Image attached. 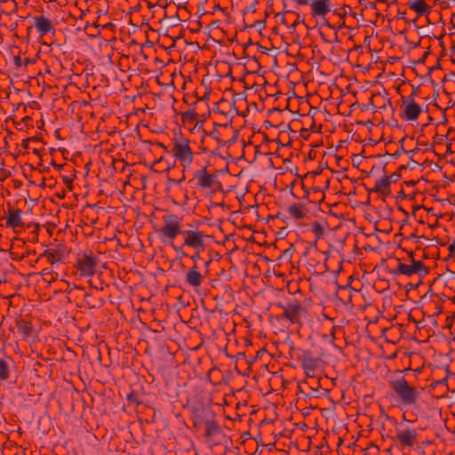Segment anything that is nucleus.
<instances>
[{
	"mask_svg": "<svg viewBox=\"0 0 455 455\" xmlns=\"http://www.w3.org/2000/svg\"><path fill=\"white\" fill-rule=\"evenodd\" d=\"M390 386L403 405L411 406L418 403L420 396L419 389L410 385L403 377L392 379Z\"/></svg>",
	"mask_w": 455,
	"mask_h": 455,
	"instance_id": "1",
	"label": "nucleus"
},
{
	"mask_svg": "<svg viewBox=\"0 0 455 455\" xmlns=\"http://www.w3.org/2000/svg\"><path fill=\"white\" fill-rule=\"evenodd\" d=\"M164 225L157 232L161 241L166 244L173 246V240L178 235H182L181 218L174 214L164 216Z\"/></svg>",
	"mask_w": 455,
	"mask_h": 455,
	"instance_id": "2",
	"label": "nucleus"
},
{
	"mask_svg": "<svg viewBox=\"0 0 455 455\" xmlns=\"http://www.w3.org/2000/svg\"><path fill=\"white\" fill-rule=\"evenodd\" d=\"M173 156L183 167L184 171L190 169L194 154L189 146V140L183 138L176 139L172 148Z\"/></svg>",
	"mask_w": 455,
	"mask_h": 455,
	"instance_id": "3",
	"label": "nucleus"
},
{
	"mask_svg": "<svg viewBox=\"0 0 455 455\" xmlns=\"http://www.w3.org/2000/svg\"><path fill=\"white\" fill-rule=\"evenodd\" d=\"M395 275L411 276L416 274H425V267L421 261L411 259V263L398 262L397 268L394 271Z\"/></svg>",
	"mask_w": 455,
	"mask_h": 455,
	"instance_id": "4",
	"label": "nucleus"
},
{
	"mask_svg": "<svg viewBox=\"0 0 455 455\" xmlns=\"http://www.w3.org/2000/svg\"><path fill=\"white\" fill-rule=\"evenodd\" d=\"M184 245L193 248L195 251H203L204 249V233L199 230H184Z\"/></svg>",
	"mask_w": 455,
	"mask_h": 455,
	"instance_id": "5",
	"label": "nucleus"
},
{
	"mask_svg": "<svg viewBox=\"0 0 455 455\" xmlns=\"http://www.w3.org/2000/svg\"><path fill=\"white\" fill-rule=\"evenodd\" d=\"M77 267L82 276L91 277L95 273L96 259L94 257L84 254L78 258Z\"/></svg>",
	"mask_w": 455,
	"mask_h": 455,
	"instance_id": "6",
	"label": "nucleus"
},
{
	"mask_svg": "<svg viewBox=\"0 0 455 455\" xmlns=\"http://www.w3.org/2000/svg\"><path fill=\"white\" fill-rule=\"evenodd\" d=\"M195 179L197 185L204 189H212L216 181V177L212 174H209L206 172L205 167L197 171L195 173Z\"/></svg>",
	"mask_w": 455,
	"mask_h": 455,
	"instance_id": "7",
	"label": "nucleus"
},
{
	"mask_svg": "<svg viewBox=\"0 0 455 455\" xmlns=\"http://www.w3.org/2000/svg\"><path fill=\"white\" fill-rule=\"evenodd\" d=\"M403 118L408 121H415L421 113V107L412 100H406L403 103Z\"/></svg>",
	"mask_w": 455,
	"mask_h": 455,
	"instance_id": "8",
	"label": "nucleus"
},
{
	"mask_svg": "<svg viewBox=\"0 0 455 455\" xmlns=\"http://www.w3.org/2000/svg\"><path fill=\"white\" fill-rule=\"evenodd\" d=\"M34 27L36 28L40 36H44L48 33H55V28L48 18L44 16H36L34 17Z\"/></svg>",
	"mask_w": 455,
	"mask_h": 455,
	"instance_id": "9",
	"label": "nucleus"
},
{
	"mask_svg": "<svg viewBox=\"0 0 455 455\" xmlns=\"http://www.w3.org/2000/svg\"><path fill=\"white\" fill-rule=\"evenodd\" d=\"M397 438L405 446H412L417 438V432L411 427H400L397 429Z\"/></svg>",
	"mask_w": 455,
	"mask_h": 455,
	"instance_id": "10",
	"label": "nucleus"
},
{
	"mask_svg": "<svg viewBox=\"0 0 455 455\" xmlns=\"http://www.w3.org/2000/svg\"><path fill=\"white\" fill-rule=\"evenodd\" d=\"M310 7L313 16L323 17L331 12V4L330 0H312Z\"/></svg>",
	"mask_w": 455,
	"mask_h": 455,
	"instance_id": "11",
	"label": "nucleus"
},
{
	"mask_svg": "<svg viewBox=\"0 0 455 455\" xmlns=\"http://www.w3.org/2000/svg\"><path fill=\"white\" fill-rule=\"evenodd\" d=\"M5 225L14 230L18 228H22L24 226L22 212L20 209L10 210L6 217Z\"/></svg>",
	"mask_w": 455,
	"mask_h": 455,
	"instance_id": "12",
	"label": "nucleus"
},
{
	"mask_svg": "<svg viewBox=\"0 0 455 455\" xmlns=\"http://www.w3.org/2000/svg\"><path fill=\"white\" fill-rule=\"evenodd\" d=\"M204 276L198 271L196 266H194L192 268H190L185 275L186 283L194 288L199 287L202 284Z\"/></svg>",
	"mask_w": 455,
	"mask_h": 455,
	"instance_id": "13",
	"label": "nucleus"
},
{
	"mask_svg": "<svg viewBox=\"0 0 455 455\" xmlns=\"http://www.w3.org/2000/svg\"><path fill=\"white\" fill-rule=\"evenodd\" d=\"M411 10L417 12L418 15L422 16L429 12L430 8L424 0H412L409 2Z\"/></svg>",
	"mask_w": 455,
	"mask_h": 455,
	"instance_id": "14",
	"label": "nucleus"
},
{
	"mask_svg": "<svg viewBox=\"0 0 455 455\" xmlns=\"http://www.w3.org/2000/svg\"><path fill=\"white\" fill-rule=\"evenodd\" d=\"M300 309V306L291 305L285 309L284 315L286 318L290 319L291 322H296L299 319V313Z\"/></svg>",
	"mask_w": 455,
	"mask_h": 455,
	"instance_id": "15",
	"label": "nucleus"
},
{
	"mask_svg": "<svg viewBox=\"0 0 455 455\" xmlns=\"http://www.w3.org/2000/svg\"><path fill=\"white\" fill-rule=\"evenodd\" d=\"M288 212L291 217L297 220L302 219L306 215L304 207L299 204L291 205L288 208Z\"/></svg>",
	"mask_w": 455,
	"mask_h": 455,
	"instance_id": "16",
	"label": "nucleus"
},
{
	"mask_svg": "<svg viewBox=\"0 0 455 455\" xmlns=\"http://www.w3.org/2000/svg\"><path fill=\"white\" fill-rule=\"evenodd\" d=\"M9 377L8 363L4 360H0V380H5Z\"/></svg>",
	"mask_w": 455,
	"mask_h": 455,
	"instance_id": "17",
	"label": "nucleus"
},
{
	"mask_svg": "<svg viewBox=\"0 0 455 455\" xmlns=\"http://www.w3.org/2000/svg\"><path fill=\"white\" fill-rule=\"evenodd\" d=\"M312 232L315 234L316 238L321 237L323 235L324 228L319 222H314L311 228Z\"/></svg>",
	"mask_w": 455,
	"mask_h": 455,
	"instance_id": "18",
	"label": "nucleus"
},
{
	"mask_svg": "<svg viewBox=\"0 0 455 455\" xmlns=\"http://www.w3.org/2000/svg\"><path fill=\"white\" fill-rule=\"evenodd\" d=\"M389 186V180L387 178H383V179H380L379 180H377L376 182V187L378 189H385L387 188H388Z\"/></svg>",
	"mask_w": 455,
	"mask_h": 455,
	"instance_id": "19",
	"label": "nucleus"
},
{
	"mask_svg": "<svg viewBox=\"0 0 455 455\" xmlns=\"http://www.w3.org/2000/svg\"><path fill=\"white\" fill-rule=\"evenodd\" d=\"M304 369L305 371H307V374H309V372L313 373L314 371H315V366H314V363L313 362H307L304 363Z\"/></svg>",
	"mask_w": 455,
	"mask_h": 455,
	"instance_id": "20",
	"label": "nucleus"
},
{
	"mask_svg": "<svg viewBox=\"0 0 455 455\" xmlns=\"http://www.w3.org/2000/svg\"><path fill=\"white\" fill-rule=\"evenodd\" d=\"M172 247L177 252L179 258H182V257H186L187 256V254L184 252L182 247H177L174 244Z\"/></svg>",
	"mask_w": 455,
	"mask_h": 455,
	"instance_id": "21",
	"label": "nucleus"
},
{
	"mask_svg": "<svg viewBox=\"0 0 455 455\" xmlns=\"http://www.w3.org/2000/svg\"><path fill=\"white\" fill-rule=\"evenodd\" d=\"M200 251H196V252L191 256V259L194 262H197L200 259Z\"/></svg>",
	"mask_w": 455,
	"mask_h": 455,
	"instance_id": "22",
	"label": "nucleus"
},
{
	"mask_svg": "<svg viewBox=\"0 0 455 455\" xmlns=\"http://www.w3.org/2000/svg\"><path fill=\"white\" fill-rule=\"evenodd\" d=\"M451 247H455V241L453 242V243L451 245Z\"/></svg>",
	"mask_w": 455,
	"mask_h": 455,
	"instance_id": "23",
	"label": "nucleus"
},
{
	"mask_svg": "<svg viewBox=\"0 0 455 455\" xmlns=\"http://www.w3.org/2000/svg\"><path fill=\"white\" fill-rule=\"evenodd\" d=\"M2 283V280L0 279V283Z\"/></svg>",
	"mask_w": 455,
	"mask_h": 455,
	"instance_id": "24",
	"label": "nucleus"
}]
</instances>
